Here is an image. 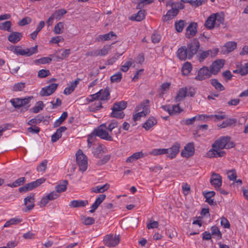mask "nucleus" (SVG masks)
<instances>
[{"label": "nucleus", "mask_w": 248, "mask_h": 248, "mask_svg": "<svg viewBox=\"0 0 248 248\" xmlns=\"http://www.w3.org/2000/svg\"><path fill=\"white\" fill-rule=\"evenodd\" d=\"M200 44L198 39H194L186 46L179 48L177 51V57L182 61L191 59L200 48Z\"/></svg>", "instance_id": "nucleus-1"}, {"label": "nucleus", "mask_w": 248, "mask_h": 248, "mask_svg": "<svg viewBox=\"0 0 248 248\" xmlns=\"http://www.w3.org/2000/svg\"><path fill=\"white\" fill-rule=\"evenodd\" d=\"M235 143L231 141L229 136H222L216 140L212 147L217 149H230L235 147Z\"/></svg>", "instance_id": "nucleus-2"}, {"label": "nucleus", "mask_w": 248, "mask_h": 248, "mask_svg": "<svg viewBox=\"0 0 248 248\" xmlns=\"http://www.w3.org/2000/svg\"><path fill=\"white\" fill-rule=\"evenodd\" d=\"M150 101L148 99H146L142 102L136 108L137 111H140L142 109V111L136 113L133 116V120L136 121L138 120L140 117L145 116L148 114L150 112L149 107L148 104Z\"/></svg>", "instance_id": "nucleus-3"}, {"label": "nucleus", "mask_w": 248, "mask_h": 248, "mask_svg": "<svg viewBox=\"0 0 248 248\" xmlns=\"http://www.w3.org/2000/svg\"><path fill=\"white\" fill-rule=\"evenodd\" d=\"M107 130V124L106 123L102 124L94 129V133L97 137L103 140L107 141H113L112 136L108 133Z\"/></svg>", "instance_id": "nucleus-4"}, {"label": "nucleus", "mask_w": 248, "mask_h": 248, "mask_svg": "<svg viewBox=\"0 0 248 248\" xmlns=\"http://www.w3.org/2000/svg\"><path fill=\"white\" fill-rule=\"evenodd\" d=\"M76 156V162L79 167V170L84 172L87 170L88 167L87 157L80 149L77 151Z\"/></svg>", "instance_id": "nucleus-5"}, {"label": "nucleus", "mask_w": 248, "mask_h": 248, "mask_svg": "<svg viewBox=\"0 0 248 248\" xmlns=\"http://www.w3.org/2000/svg\"><path fill=\"white\" fill-rule=\"evenodd\" d=\"M46 179L44 178L38 179L35 181L31 182V183L26 184L24 186H22L19 188V191L20 192H25L31 190L34 188L37 187L40 185L43 184Z\"/></svg>", "instance_id": "nucleus-6"}, {"label": "nucleus", "mask_w": 248, "mask_h": 248, "mask_svg": "<svg viewBox=\"0 0 248 248\" xmlns=\"http://www.w3.org/2000/svg\"><path fill=\"white\" fill-rule=\"evenodd\" d=\"M119 235L114 236L113 234L106 235L103 239L104 244L108 247H114L120 243Z\"/></svg>", "instance_id": "nucleus-7"}, {"label": "nucleus", "mask_w": 248, "mask_h": 248, "mask_svg": "<svg viewBox=\"0 0 248 248\" xmlns=\"http://www.w3.org/2000/svg\"><path fill=\"white\" fill-rule=\"evenodd\" d=\"M212 73L209 68L207 66H203L200 68L198 71V74L195 77L196 80L202 81L209 78L212 77Z\"/></svg>", "instance_id": "nucleus-8"}, {"label": "nucleus", "mask_w": 248, "mask_h": 248, "mask_svg": "<svg viewBox=\"0 0 248 248\" xmlns=\"http://www.w3.org/2000/svg\"><path fill=\"white\" fill-rule=\"evenodd\" d=\"M224 60H217L213 62L209 67L212 75H217L224 65Z\"/></svg>", "instance_id": "nucleus-9"}, {"label": "nucleus", "mask_w": 248, "mask_h": 248, "mask_svg": "<svg viewBox=\"0 0 248 248\" xmlns=\"http://www.w3.org/2000/svg\"><path fill=\"white\" fill-rule=\"evenodd\" d=\"M58 86L56 83H51L48 86L43 88L39 94L41 96H47L52 94L56 90Z\"/></svg>", "instance_id": "nucleus-10"}, {"label": "nucleus", "mask_w": 248, "mask_h": 248, "mask_svg": "<svg viewBox=\"0 0 248 248\" xmlns=\"http://www.w3.org/2000/svg\"><path fill=\"white\" fill-rule=\"evenodd\" d=\"M32 98V96L23 99L16 98L11 99L10 102L15 108H19L28 104Z\"/></svg>", "instance_id": "nucleus-11"}, {"label": "nucleus", "mask_w": 248, "mask_h": 248, "mask_svg": "<svg viewBox=\"0 0 248 248\" xmlns=\"http://www.w3.org/2000/svg\"><path fill=\"white\" fill-rule=\"evenodd\" d=\"M195 153V148L194 144L189 142L186 144L184 149L182 150L181 155L182 156L184 157L188 158L193 156Z\"/></svg>", "instance_id": "nucleus-12"}, {"label": "nucleus", "mask_w": 248, "mask_h": 248, "mask_svg": "<svg viewBox=\"0 0 248 248\" xmlns=\"http://www.w3.org/2000/svg\"><path fill=\"white\" fill-rule=\"evenodd\" d=\"M197 23H190L186 28V37L188 39H190L195 36L197 33Z\"/></svg>", "instance_id": "nucleus-13"}, {"label": "nucleus", "mask_w": 248, "mask_h": 248, "mask_svg": "<svg viewBox=\"0 0 248 248\" xmlns=\"http://www.w3.org/2000/svg\"><path fill=\"white\" fill-rule=\"evenodd\" d=\"M210 182L216 190H218L222 185L221 176L219 174L214 172L211 176Z\"/></svg>", "instance_id": "nucleus-14"}, {"label": "nucleus", "mask_w": 248, "mask_h": 248, "mask_svg": "<svg viewBox=\"0 0 248 248\" xmlns=\"http://www.w3.org/2000/svg\"><path fill=\"white\" fill-rule=\"evenodd\" d=\"M180 145L178 142H175L170 148L166 149L168 150L166 155L167 157L173 159L175 157L176 155L180 151Z\"/></svg>", "instance_id": "nucleus-15"}, {"label": "nucleus", "mask_w": 248, "mask_h": 248, "mask_svg": "<svg viewBox=\"0 0 248 248\" xmlns=\"http://www.w3.org/2000/svg\"><path fill=\"white\" fill-rule=\"evenodd\" d=\"M218 48H214L213 49H210L204 51H202L198 55L199 60L200 62H202L204 60L210 56L211 57L215 56L218 53Z\"/></svg>", "instance_id": "nucleus-16"}, {"label": "nucleus", "mask_w": 248, "mask_h": 248, "mask_svg": "<svg viewBox=\"0 0 248 248\" xmlns=\"http://www.w3.org/2000/svg\"><path fill=\"white\" fill-rule=\"evenodd\" d=\"M24 204L26 206V209L24 210L25 212L32 209L34 207V194H31L24 200Z\"/></svg>", "instance_id": "nucleus-17"}, {"label": "nucleus", "mask_w": 248, "mask_h": 248, "mask_svg": "<svg viewBox=\"0 0 248 248\" xmlns=\"http://www.w3.org/2000/svg\"><path fill=\"white\" fill-rule=\"evenodd\" d=\"M107 152V147L102 144H99L97 147L93 149L92 153L95 157L100 158L102 154L106 153Z\"/></svg>", "instance_id": "nucleus-18"}, {"label": "nucleus", "mask_w": 248, "mask_h": 248, "mask_svg": "<svg viewBox=\"0 0 248 248\" xmlns=\"http://www.w3.org/2000/svg\"><path fill=\"white\" fill-rule=\"evenodd\" d=\"M106 197V196L105 194L99 195L91 206V209L90 210V212L91 213H94L100 204L104 201Z\"/></svg>", "instance_id": "nucleus-19"}, {"label": "nucleus", "mask_w": 248, "mask_h": 248, "mask_svg": "<svg viewBox=\"0 0 248 248\" xmlns=\"http://www.w3.org/2000/svg\"><path fill=\"white\" fill-rule=\"evenodd\" d=\"M22 36V33L18 32H13L8 37V40L10 42L16 44L19 41Z\"/></svg>", "instance_id": "nucleus-20"}, {"label": "nucleus", "mask_w": 248, "mask_h": 248, "mask_svg": "<svg viewBox=\"0 0 248 248\" xmlns=\"http://www.w3.org/2000/svg\"><path fill=\"white\" fill-rule=\"evenodd\" d=\"M179 13V11L176 9L172 7L171 9L169 10L166 15L162 17L163 20L164 21H167L173 18L174 17L176 16Z\"/></svg>", "instance_id": "nucleus-21"}, {"label": "nucleus", "mask_w": 248, "mask_h": 248, "mask_svg": "<svg viewBox=\"0 0 248 248\" xmlns=\"http://www.w3.org/2000/svg\"><path fill=\"white\" fill-rule=\"evenodd\" d=\"M89 202L87 200H73L69 203V206L72 208L85 207L88 205Z\"/></svg>", "instance_id": "nucleus-22"}, {"label": "nucleus", "mask_w": 248, "mask_h": 248, "mask_svg": "<svg viewBox=\"0 0 248 248\" xmlns=\"http://www.w3.org/2000/svg\"><path fill=\"white\" fill-rule=\"evenodd\" d=\"M187 94V88L184 87L180 88L175 97V101L176 102H180L183 100L186 97Z\"/></svg>", "instance_id": "nucleus-23"}, {"label": "nucleus", "mask_w": 248, "mask_h": 248, "mask_svg": "<svg viewBox=\"0 0 248 248\" xmlns=\"http://www.w3.org/2000/svg\"><path fill=\"white\" fill-rule=\"evenodd\" d=\"M67 129L65 126H61L59 128L56 132L52 135L51 141L53 142L57 141L62 137V132H64Z\"/></svg>", "instance_id": "nucleus-24"}, {"label": "nucleus", "mask_w": 248, "mask_h": 248, "mask_svg": "<svg viewBox=\"0 0 248 248\" xmlns=\"http://www.w3.org/2000/svg\"><path fill=\"white\" fill-rule=\"evenodd\" d=\"M109 187V185L106 184L103 186H97L95 187H93L91 189V191L92 193H103L107 191Z\"/></svg>", "instance_id": "nucleus-25"}, {"label": "nucleus", "mask_w": 248, "mask_h": 248, "mask_svg": "<svg viewBox=\"0 0 248 248\" xmlns=\"http://www.w3.org/2000/svg\"><path fill=\"white\" fill-rule=\"evenodd\" d=\"M215 17H214V16L212 15H210L207 19L206 20L204 23L205 27L209 30H212L214 28L215 26H216V22H215Z\"/></svg>", "instance_id": "nucleus-26"}, {"label": "nucleus", "mask_w": 248, "mask_h": 248, "mask_svg": "<svg viewBox=\"0 0 248 248\" xmlns=\"http://www.w3.org/2000/svg\"><path fill=\"white\" fill-rule=\"evenodd\" d=\"M157 124V121L154 117H150L148 120L144 123L142 127L146 130H149L151 127Z\"/></svg>", "instance_id": "nucleus-27"}, {"label": "nucleus", "mask_w": 248, "mask_h": 248, "mask_svg": "<svg viewBox=\"0 0 248 248\" xmlns=\"http://www.w3.org/2000/svg\"><path fill=\"white\" fill-rule=\"evenodd\" d=\"M205 117V115H198L191 118L183 120L182 123L186 125H191L196 120H199L202 118L204 119Z\"/></svg>", "instance_id": "nucleus-28"}, {"label": "nucleus", "mask_w": 248, "mask_h": 248, "mask_svg": "<svg viewBox=\"0 0 248 248\" xmlns=\"http://www.w3.org/2000/svg\"><path fill=\"white\" fill-rule=\"evenodd\" d=\"M127 106V102L125 101H120L119 102H116L113 104V107L111 108V109H114V110L123 112V110H124Z\"/></svg>", "instance_id": "nucleus-29"}, {"label": "nucleus", "mask_w": 248, "mask_h": 248, "mask_svg": "<svg viewBox=\"0 0 248 248\" xmlns=\"http://www.w3.org/2000/svg\"><path fill=\"white\" fill-rule=\"evenodd\" d=\"M100 99L101 100H108L109 99V90L108 87H106L104 90L99 91Z\"/></svg>", "instance_id": "nucleus-30"}, {"label": "nucleus", "mask_w": 248, "mask_h": 248, "mask_svg": "<svg viewBox=\"0 0 248 248\" xmlns=\"http://www.w3.org/2000/svg\"><path fill=\"white\" fill-rule=\"evenodd\" d=\"M113 36L116 37V34L113 31H110L105 34L98 35L96 37V40L98 42L100 41H108Z\"/></svg>", "instance_id": "nucleus-31"}, {"label": "nucleus", "mask_w": 248, "mask_h": 248, "mask_svg": "<svg viewBox=\"0 0 248 248\" xmlns=\"http://www.w3.org/2000/svg\"><path fill=\"white\" fill-rule=\"evenodd\" d=\"M144 156V154L142 152H136L134 153L131 156L128 157L126 160V162L127 163H131L132 162L138 159L142 158Z\"/></svg>", "instance_id": "nucleus-32"}, {"label": "nucleus", "mask_w": 248, "mask_h": 248, "mask_svg": "<svg viewBox=\"0 0 248 248\" xmlns=\"http://www.w3.org/2000/svg\"><path fill=\"white\" fill-rule=\"evenodd\" d=\"M236 122L235 119L230 118L224 121L221 124L219 125L220 128H224L232 125L235 124Z\"/></svg>", "instance_id": "nucleus-33"}, {"label": "nucleus", "mask_w": 248, "mask_h": 248, "mask_svg": "<svg viewBox=\"0 0 248 248\" xmlns=\"http://www.w3.org/2000/svg\"><path fill=\"white\" fill-rule=\"evenodd\" d=\"M68 184V182L66 180L63 181L62 184H60L57 185L55 187L56 191L58 193H60L61 192H64L67 188V185Z\"/></svg>", "instance_id": "nucleus-34"}, {"label": "nucleus", "mask_w": 248, "mask_h": 248, "mask_svg": "<svg viewBox=\"0 0 248 248\" xmlns=\"http://www.w3.org/2000/svg\"><path fill=\"white\" fill-rule=\"evenodd\" d=\"M214 17H215V22L217 27L219 26L221 24H223L224 21V18L222 15L219 13L213 14Z\"/></svg>", "instance_id": "nucleus-35"}, {"label": "nucleus", "mask_w": 248, "mask_h": 248, "mask_svg": "<svg viewBox=\"0 0 248 248\" xmlns=\"http://www.w3.org/2000/svg\"><path fill=\"white\" fill-rule=\"evenodd\" d=\"M67 116V112L66 111L63 112L61 117L54 122V127H58L66 119Z\"/></svg>", "instance_id": "nucleus-36"}, {"label": "nucleus", "mask_w": 248, "mask_h": 248, "mask_svg": "<svg viewBox=\"0 0 248 248\" xmlns=\"http://www.w3.org/2000/svg\"><path fill=\"white\" fill-rule=\"evenodd\" d=\"M210 82L216 90L220 91L224 90V86L217 79H211Z\"/></svg>", "instance_id": "nucleus-37"}, {"label": "nucleus", "mask_w": 248, "mask_h": 248, "mask_svg": "<svg viewBox=\"0 0 248 248\" xmlns=\"http://www.w3.org/2000/svg\"><path fill=\"white\" fill-rule=\"evenodd\" d=\"M67 13L66 10L64 9L56 10L52 15L54 19H60L61 17Z\"/></svg>", "instance_id": "nucleus-38"}, {"label": "nucleus", "mask_w": 248, "mask_h": 248, "mask_svg": "<svg viewBox=\"0 0 248 248\" xmlns=\"http://www.w3.org/2000/svg\"><path fill=\"white\" fill-rule=\"evenodd\" d=\"M25 181L26 179L25 177H20L18 179L16 180L13 183L8 184L7 185V186H10L11 187H16L17 186L22 185L25 182Z\"/></svg>", "instance_id": "nucleus-39"}, {"label": "nucleus", "mask_w": 248, "mask_h": 248, "mask_svg": "<svg viewBox=\"0 0 248 248\" xmlns=\"http://www.w3.org/2000/svg\"><path fill=\"white\" fill-rule=\"evenodd\" d=\"M192 70V66L190 62H186L182 67V72L185 75H187Z\"/></svg>", "instance_id": "nucleus-40"}, {"label": "nucleus", "mask_w": 248, "mask_h": 248, "mask_svg": "<svg viewBox=\"0 0 248 248\" xmlns=\"http://www.w3.org/2000/svg\"><path fill=\"white\" fill-rule=\"evenodd\" d=\"M11 50L17 55L25 56V49H22L21 46H13Z\"/></svg>", "instance_id": "nucleus-41"}, {"label": "nucleus", "mask_w": 248, "mask_h": 248, "mask_svg": "<svg viewBox=\"0 0 248 248\" xmlns=\"http://www.w3.org/2000/svg\"><path fill=\"white\" fill-rule=\"evenodd\" d=\"M185 22L184 20H180L175 23V28L178 32H181L185 27Z\"/></svg>", "instance_id": "nucleus-42"}, {"label": "nucleus", "mask_w": 248, "mask_h": 248, "mask_svg": "<svg viewBox=\"0 0 248 248\" xmlns=\"http://www.w3.org/2000/svg\"><path fill=\"white\" fill-rule=\"evenodd\" d=\"M211 234L213 235L217 236V239H220L222 238V234L219 228L216 226H212L211 228Z\"/></svg>", "instance_id": "nucleus-43"}, {"label": "nucleus", "mask_w": 248, "mask_h": 248, "mask_svg": "<svg viewBox=\"0 0 248 248\" xmlns=\"http://www.w3.org/2000/svg\"><path fill=\"white\" fill-rule=\"evenodd\" d=\"M166 149H155L150 152V154L153 155H158L167 154Z\"/></svg>", "instance_id": "nucleus-44"}, {"label": "nucleus", "mask_w": 248, "mask_h": 248, "mask_svg": "<svg viewBox=\"0 0 248 248\" xmlns=\"http://www.w3.org/2000/svg\"><path fill=\"white\" fill-rule=\"evenodd\" d=\"M44 117L41 115H38L34 118H32L29 121L28 124L32 125L33 124H37L41 123L44 119Z\"/></svg>", "instance_id": "nucleus-45"}, {"label": "nucleus", "mask_w": 248, "mask_h": 248, "mask_svg": "<svg viewBox=\"0 0 248 248\" xmlns=\"http://www.w3.org/2000/svg\"><path fill=\"white\" fill-rule=\"evenodd\" d=\"M236 43L232 41L227 42L225 45V47L226 48L228 52L232 51L236 47Z\"/></svg>", "instance_id": "nucleus-46"}, {"label": "nucleus", "mask_w": 248, "mask_h": 248, "mask_svg": "<svg viewBox=\"0 0 248 248\" xmlns=\"http://www.w3.org/2000/svg\"><path fill=\"white\" fill-rule=\"evenodd\" d=\"M12 23L10 21H6L0 24V29L3 31H10Z\"/></svg>", "instance_id": "nucleus-47"}, {"label": "nucleus", "mask_w": 248, "mask_h": 248, "mask_svg": "<svg viewBox=\"0 0 248 248\" xmlns=\"http://www.w3.org/2000/svg\"><path fill=\"white\" fill-rule=\"evenodd\" d=\"M44 104L42 101H38L36 105L33 107L31 109L33 113H36L42 110L44 108Z\"/></svg>", "instance_id": "nucleus-48"}, {"label": "nucleus", "mask_w": 248, "mask_h": 248, "mask_svg": "<svg viewBox=\"0 0 248 248\" xmlns=\"http://www.w3.org/2000/svg\"><path fill=\"white\" fill-rule=\"evenodd\" d=\"M64 28L63 23L60 22L54 28V32L56 34H59L62 32V30Z\"/></svg>", "instance_id": "nucleus-49"}, {"label": "nucleus", "mask_w": 248, "mask_h": 248, "mask_svg": "<svg viewBox=\"0 0 248 248\" xmlns=\"http://www.w3.org/2000/svg\"><path fill=\"white\" fill-rule=\"evenodd\" d=\"M133 62L132 59H129L128 60L124 62L121 66V70L124 72H127L130 67L132 65Z\"/></svg>", "instance_id": "nucleus-50"}, {"label": "nucleus", "mask_w": 248, "mask_h": 248, "mask_svg": "<svg viewBox=\"0 0 248 248\" xmlns=\"http://www.w3.org/2000/svg\"><path fill=\"white\" fill-rule=\"evenodd\" d=\"M38 46L37 45L33 47H31L25 49V56H30L34 54L37 53L38 52Z\"/></svg>", "instance_id": "nucleus-51"}, {"label": "nucleus", "mask_w": 248, "mask_h": 248, "mask_svg": "<svg viewBox=\"0 0 248 248\" xmlns=\"http://www.w3.org/2000/svg\"><path fill=\"white\" fill-rule=\"evenodd\" d=\"M122 78V74L121 72H118L110 77L111 82H119Z\"/></svg>", "instance_id": "nucleus-52"}, {"label": "nucleus", "mask_w": 248, "mask_h": 248, "mask_svg": "<svg viewBox=\"0 0 248 248\" xmlns=\"http://www.w3.org/2000/svg\"><path fill=\"white\" fill-rule=\"evenodd\" d=\"M183 109L180 108L179 105H173L170 109V115H176L180 113Z\"/></svg>", "instance_id": "nucleus-53"}, {"label": "nucleus", "mask_w": 248, "mask_h": 248, "mask_svg": "<svg viewBox=\"0 0 248 248\" xmlns=\"http://www.w3.org/2000/svg\"><path fill=\"white\" fill-rule=\"evenodd\" d=\"M124 115V112L115 111L114 109H112V112L110 114V117L111 118H116L117 119H123Z\"/></svg>", "instance_id": "nucleus-54"}, {"label": "nucleus", "mask_w": 248, "mask_h": 248, "mask_svg": "<svg viewBox=\"0 0 248 248\" xmlns=\"http://www.w3.org/2000/svg\"><path fill=\"white\" fill-rule=\"evenodd\" d=\"M119 123L117 121L115 120H113L111 121V122L108 124V125H107V129L111 132L112 130L115 128L118 127Z\"/></svg>", "instance_id": "nucleus-55"}, {"label": "nucleus", "mask_w": 248, "mask_h": 248, "mask_svg": "<svg viewBox=\"0 0 248 248\" xmlns=\"http://www.w3.org/2000/svg\"><path fill=\"white\" fill-rule=\"evenodd\" d=\"M81 220L83 224L85 225H92L95 222L94 219L92 217H83Z\"/></svg>", "instance_id": "nucleus-56"}, {"label": "nucleus", "mask_w": 248, "mask_h": 248, "mask_svg": "<svg viewBox=\"0 0 248 248\" xmlns=\"http://www.w3.org/2000/svg\"><path fill=\"white\" fill-rule=\"evenodd\" d=\"M111 155H104V156L99 160H98L96 164L98 166H102L107 163L110 159Z\"/></svg>", "instance_id": "nucleus-57"}, {"label": "nucleus", "mask_w": 248, "mask_h": 248, "mask_svg": "<svg viewBox=\"0 0 248 248\" xmlns=\"http://www.w3.org/2000/svg\"><path fill=\"white\" fill-rule=\"evenodd\" d=\"M25 87V83L24 82H18L14 85L13 90L16 92L22 91Z\"/></svg>", "instance_id": "nucleus-58"}, {"label": "nucleus", "mask_w": 248, "mask_h": 248, "mask_svg": "<svg viewBox=\"0 0 248 248\" xmlns=\"http://www.w3.org/2000/svg\"><path fill=\"white\" fill-rule=\"evenodd\" d=\"M111 45H105L103 48L99 50V56H105L108 54V51L110 50Z\"/></svg>", "instance_id": "nucleus-59"}, {"label": "nucleus", "mask_w": 248, "mask_h": 248, "mask_svg": "<svg viewBox=\"0 0 248 248\" xmlns=\"http://www.w3.org/2000/svg\"><path fill=\"white\" fill-rule=\"evenodd\" d=\"M151 39L153 43H158L161 40V35L158 32L155 31L152 35Z\"/></svg>", "instance_id": "nucleus-60"}, {"label": "nucleus", "mask_w": 248, "mask_h": 248, "mask_svg": "<svg viewBox=\"0 0 248 248\" xmlns=\"http://www.w3.org/2000/svg\"><path fill=\"white\" fill-rule=\"evenodd\" d=\"M47 160H43L40 165L37 167V170L38 171L44 172L46 169L47 164Z\"/></svg>", "instance_id": "nucleus-61"}, {"label": "nucleus", "mask_w": 248, "mask_h": 248, "mask_svg": "<svg viewBox=\"0 0 248 248\" xmlns=\"http://www.w3.org/2000/svg\"><path fill=\"white\" fill-rule=\"evenodd\" d=\"M145 11L144 10H140L135 16V20L137 21H140L145 17Z\"/></svg>", "instance_id": "nucleus-62"}, {"label": "nucleus", "mask_w": 248, "mask_h": 248, "mask_svg": "<svg viewBox=\"0 0 248 248\" xmlns=\"http://www.w3.org/2000/svg\"><path fill=\"white\" fill-rule=\"evenodd\" d=\"M228 177L231 181L235 180L237 177V174L234 170H229L227 171Z\"/></svg>", "instance_id": "nucleus-63"}, {"label": "nucleus", "mask_w": 248, "mask_h": 248, "mask_svg": "<svg viewBox=\"0 0 248 248\" xmlns=\"http://www.w3.org/2000/svg\"><path fill=\"white\" fill-rule=\"evenodd\" d=\"M50 75L48 70L41 69L38 72V76L41 78H44Z\"/></svg>", "instance_id": "nucleus-64"}]
</instances>
